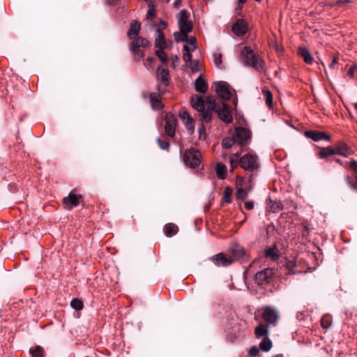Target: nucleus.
I'll return each instance as SVG.
<instances>
[{
  "instance_id": "f257e3e1",
  "label": "nucleus",
  "mask_w": 357,
  "mask_h": 357,
  "mask_svg": "<svg viewBox=\"0 0 357 357\" xmlns=\"http://www.w3.org/2000/svg\"><path fill=\"white\" fill-rule=\"evenodd\" d=\"M241 58L245 66L254 68L257 72L262 71L264 68V62L256 54L250 47H244L241 53Z\"/></svg>"
},
{
  "instance_id": "f03ea898",
  "label": "nucleus",
  "mask_w": 357,
  "mask_h": 357,
  "mask_svg": "<svg viewBox=\"0 0 357 357\" xmlns=\"http://www.w3.org/2000/svg\"><path fill=\"white\" fill-rule=\"evenodd\" d=\"M206 102L210 105L208 107L214 109L218 117L225 123H230L233 121L231 111L227 105L222 102H216L215 98L208 96L206 98Z\"/></svg>"
},
{
  "instance_id": "7ed1b4c3",
  "label": "nucleus",
  "mask_w": 357,
  "mask_h": 357,
  "mask_svg": "<svg viewBox=\"0 0 357 357\" xmlns=\"http://www.w3.org/2000/svg\"><path fill=\"white\" fill-rule=\"evenodd\" d=\"M183 161L188 167L195 168L201 163V153L195 149H188L183 155Z\"/></svg>"
},
{
  "instance_id": "20e7f679",
  "label": "nucleus",
  "mask_w": 357,
  "mask_h": 357,
  "mask_svg": "<svg viewBox=\"0 0 357 357\" xmlns=\"http://www.w3.org/2000/svg\"><path fill=\"white\" fill-rule=\"evenodd\" d=\"M239 165L245 170L250 172L258 169L259 167L257 156L250 153L243 155L240 159Z\"/></svg>"
},
{
  "instance_id": "39448f33",
  "label": "nucleus",
  "mask_w": 357,
  "mask_h": 357,
  "mask_svg": "<svg viewBox=\"0 0 357 357\" xmlns=\"http://www.w3.org/2000/svg\"><path fill=\"white\" fill-rule=\"evenodd\" d=\"M262 317L269 324L276 326L280 318V314L275 307L266 306L263 308Z\"/></svg>"
},
{
  "instance_id": "423d86ee",
  "label": "nucleus",
  "mask_w": 357,
  "mask_h": 357,
  "mask_svg": "<svg viewBox=\"0 0 357 357\" xmlns=\"http://www.w3.org/2000/svg\"><path fill=\"white\" fill-rule=\"evenodd\" d=\"M250 137V131L245 128L238 127L234 130V137L241 146L246 144Z\"/></svg>"
},
{
  "instance_id": "0eeeda50",
  "label": "nucleus",
  "mask_w": 357,
  "mask_h": 357,
  "mask_svg": "<svg viewBox=\"0 0 357 357\" xmlns=\"http://www.w3.org/2000/svg\"><path fill=\"white\" fill-rule=\"evenodd\" d=\"M159 92H153L151 93L150 94H144V98H146L147 97L149 98L150 103L151 105V107L155 110H160L161 109L164 105L162 103V98L161 96L163 94L164 91L161 90L160 88L158 89Z\"/></svg>"
},
{
  "instance_id": "6e6552de",
  "label": "nucleus",
  "mask_w": 357,
  "mask_h": 357,
  "mask_svg": "<svg viewBox=\"0 0 357 357\" xmlns=\"http://www.w3.org/2000/svg\"><path fill=\"white\" fill-rule=\"evenodd\" d=\"M215 89L218 95L224 100H229L232 97L231 91L228 83L218 82L215 83Z\"/></svg>"
},
{
  "instance_id": "1a4fd4ad",
  "label": "nucleus",
  "mask_w": 357,
  "mask_h": 357,
  "mask_svg": "<svg viewBox=\"0 0 357 357\" xmlns=\"http://www.w3.org/2000/svg\"><path fill=\"white\" fill-rule=\"evenodd\" d=\"M190 14L186 10H182L180 11L178 16V25L179 29L186 30L187 31H191L192 29V23L189 20Z\"/></svg>"
},
{
  "instance_id": "9d476101",
  "label": "nucleus",
  "mask_w": 357,
  "mask_h": 357,
  "mask_svg": "<svg viewBox=\"0 0 357 357\" xmlns=\"http://www.w3.org/2000/svg\"><path fill=\"white\" fill-rule=\"evenodd\" d=\"M82 196L70 192L67 197L63 198L64 208L68 211H71L74 207L79 205Z\"/></svg>"
},
{
  "instance_id": "9b49d317",
  "label": "nucleus",
  "mask_w": 357,
  "mask_h": 357,
  "mask_svg": "<svg viewBox=\"0 0 357 357\" xmlns=\"http://www.w3.org/2000/svg\"><path fill=\"white\" fill-rule=\"evenodd\" d=\"M155 77L157 81L160 82L163 86L166 87L169 85L170 75L169 71L166 66H158L156 70Z\"/></svg>"
},
{
  "instance_id": "f8f14e48",
  "label": "nucleus",
  "mask_w": 357,
  "mask_h": 357,
  "mask_svg": "<svg viewBox=\"0 0 357 357\" xmlns=\"http://www.w3.org/2000/svg\"><path fill=\"white\" fill-rule=\"evenodd\" d=\"M176 128V119L172 113H167L165 115V130L169 137H174Z\"/></svg>"
},
{
  "instance_id": "ddd939ff",
  "label": "nucleus",
  "mask_w": 357,
  "mask_h": 357,
  "mask_svg": "<svg viewBox=\"0 0 357 357\" xmlns=\"http://www.w3.org/2000/svg\"><path fill=\"white\" fill-rule=\"evenodd\" d=\"M273 275L274 271L273 269L266 268L256 273L255 280L258 284L262 285L269 283Z\"/></svg>"
},
{
  "instance_id": "4468645a",
  "label": "nucleus",
  "mask_w": 357,
  "mask_h": 357,
  "mask_svg": "<svg viewBox=\"0 0 357 357\" xmlns=\"http://www.w3.org/2000/svg\"><path fill=\"white\" fill-rule=\"evenodd\" d=\"M333 147L334 149V155H339L347 158L352 153L351 147L343 142L337 143Z\"/></svg>"
},
{
  "instance_id": "2eb2a0df",
  "label": "nucleus",
  "mask_w": 357,
  "mask_h": 357,
  "mask_svg": "<svg viewBox=\"0 0 357 357\" xmlns=\"http://www.w3.org/2000/svg\"><path fill=\"white\" fill-rule=\"evenodd\" d=\"M248 30V24L243 20H237L232 26L233 32L238 36L245 35Z\"/></svg>"
},
{
  "instance_id": "dca6fc26",
  "label": "nucleus",
  "mask_w": 357,
  "mask_h": 357,
  "mask_svg": "<svg viewBox=\"0 0 357 357\" xmlns=\"http://www.w3.org/2000/svg\"><path fill=\"white\" fill-rule=\"evenodd\" d=\"M305 136L312 139L314 142H318L322 139L329 141L330 136L325 134L324 132L313 131V130H307L305 132Z\"/></svg>"
},
{
  "instance_id": "f3484780",
  "label": "nucleus",
  "mask_w": 357,
  "mask_h": 357,
  "mask_svg": "<svg viewBox=\"0 0 357 357\" xmlns=\"http://www.w3.org/2000/svg\"><path fill=\"white\" fill-rule=\"evenodd\" d=\"M213 261L217 266H227L232 264L233 260L227 257L222 253H219L213 257Z\"/></svg>"
},
{
  "instance_id": "a211bd4d",
  "label": "nucleus",
  "mask_w": 357,
  "mask_h": 357,
  "mask_svg": "<svg viewBox=\"0 0 357 357\" xmlns=\"http://www.w3.org/2000/svg\"><path fill=\"white\" fill-rule=\"evenodd\" d=\"M205 103L207 104L206 100H204L202 96H193L191 98V104L194 109L198 112L205 109Z\"/></svg>"
},
{
  "instance_id": "6ab92c4d",
  "label": "nucleus",
  "mask_w": 357,
  "mask_h": 357,
  "mask_svg": "<svg viewBox=\"0 0 357 357\" xmlns=\"http://www.w3.org/2000/svg\"><path fill=\"white\" fill-rule=\"evenodd\" d=\"M195 90L201 93H205L208 89V84L202 75H200L195 82Z\"/></svg>"
},
{
  "instance_id": "aec40b11",
  "label": "nucleus",
  "mask_w": 357,
  "mask_h": 357,
  "mask_svg": "<svg viewBox=\"0 0 357 357\" xmlns=\"http://www.w3.org/2000/svg\"><path fill=\"white\" fill-rule=\"evenodd\" d=\"M298 55L302 57L304 61L307 64L312 63L314 61V58L308 51V50L305 47H300L298 51Z\"/></svg>"
},
{
  "instance_id": "412c9836",
  "label": "nucleus",
  "mask_w": 357,
  "mask_h": 357,
  "mask_svg": "<svg viewBox=\"0 0 357 357\" xmlns=\"http://www.w3.org/2000/svg\"><path fill=\"white\" fill-rule=\"evenodd\" d=\"M317 156L320 159H326L334 155V149L333 146L324 147L317 152Z\"/></svg>"
},
{
  "instance_id": "4be33fe9",
  "label": "nucleus",
  "mask_w": 357,
  "mask_h": 357,
  "mask_svg": "<svg viewBox=\"0 0 357 357\" xmlns=\"http://www.w3.org/2000/svg\"><path fill=\"white\" fill-rule=\"evenodd\" d=\"M280 202H273L271 199H266V211L269 213H276L281 210Z\"/></svg>"
},
{
  "instance_id": "5701e85b",
  "label": "nucleus",
  "mask_w": 357,
  "mask_h": 357,
  "mask_svg": "<svg viewBox=\"0 0 357 357\" xmlns=\"http://www.w3.org/2000/svg\"><path fill=\"white\" fill-rule=\"evenodd\" d=\"M265 255L266 257L270 258L273 261L277 260L280 257L279 250L275 245L266 249Z\"/></svg>"
},
{
  "instance_id": "b1692460",
  "label": "nucleus",
  "mask_w": 357,
  "mask_h": 357,
  "mask_svg": "<svg viewBox=\"0 0 357 357\" xmlns=\"http://www.w3.org/2000/svg\"><path fill=\"white\" fill-rule=\"evenodd\" d=\"M157 37L155 38V45L160 49H165L166 47V43L165 40L164 34L159 29H156Z\"/></svg>"
},
{
  "instance_id": "393cba45",
  "label": "nucleus",
  "mask_w": 357,
  "mask_h": 357,
  "mask_svg": "<svg viewBox=\"0 0 357 357\" xmlns=\"http://www.w3.org/2000/svg\"><path fill=\"white\" fill-rule=\"evenodd\" d=\"M286 269L288 271V274H296L301 273V271H297V262L295 259H289L285 264Z\"/></svg>"
},
{
  "instance_id": "a878e982",
  "label": "nucleus",
  "mask_w": 357,
  "mask_h": 357,
  "mask_svg": "<svg viewBox=\"0 0 357 357\" xmlns=\"http://www.w3.org/2000/svg\"><path fill=\"white\" fill-rule=\"evenodd\" d=\"M132 39V47L135 48L146 47L149 45V40L144 38L135 37Z\"/></svg>"
},
{
  "instance_id": "bb28decb",
  "label": "nucleus",
  "mask_w": 357,
  "mask_h": 357,
  "mask_svg": "<svg viewBox=\"0 0 357 357\" xmlns=\"http://www.w3.org/2000/svg\"><path fill=\"white\" fill-rule=\"evenodd\" d=\"M141 25L137 21H132L130 24V27L128 31V35L132 39V36H137L140 31Z\"/></svg>"
},
{
  "instance_id": "cd10ccee",
  "label": "nucleus",
  "mask_w": 357,
  "mask_h": 357,
  "mask_svg": "<svg viewBox=\"0 0 357 357\" xmlns=\"http://www.w3.org/2000/svg\"><path fill=\"white\" fill-rule=\"evenodd\" d=\"M178 227L173 223L167 224L164 229L165 233L168 237L175 235L178 232Z\"/></svg>"
},
{
  "instance_id": "c85d7f7f",
  "label": "nucleus",
  "mask_w": 357,
  "mask_h": 357,
  "mask_svg": "<svg viewBox=\"0 0 357 357\" xmlns=\"http://www.w3.org/2000/svg\"><path fill=\"white\" fill-rule=\"evenodd\" d=\"M207 105H208V109L206 110H205V109H204L202 111L199 112L200 116H201V120L203 123L204 122L208 123L211 121V118L212 116V111L213 110L208 107V106L210 105H208V103H207Z\"/></svg>"
},
{
  "instance_id": "c756f323",
  "label": "nucleus",
  "mask_w": 357,
  "mask_h": 357,
  "mask_svg": "<svg viewBox=\"0 0 357 357\" xmlns=\"http://www.w3.org/2000/svg\"><path fill=\"white\" fill-rule=\"evenodd\" d=\"M190 31L186 30L180 29L179 31H176L174 33V39L176 42H183L188 40V34Z\"/></svg>"
},
{
  "instance_id": "7c9ffc66",
  "label": "nucleus",
  "mask_w": 357,
  "mask_h": 357,
  "mask_svg": "<svg viewBox=\"0 0 357 357\" xmlns=\"http://www.w3.org/2000/svg\"><path fill=\"white\" fill-rule=\"evenodd\" d=\"M193 51L194 50H192V47L188 43L183 45V59L186 63H188L191 60V52Z\"/></svg>"
},
{
  "instance_id": "2f4dec72",
  "label": "nucleus",
  "mask_w": 357,
  "mask_h": 357,
  "mask_svg": "<svg viewBox=\"0 0 357 357\" xmlns=\"http://www.w3.org/2000/svg\"><path fill=\"white\" fill-rule=\"evenodd\" d=\"M262 93L264 96L266 104L269 108L273 107V95L272 93L266 87L262 89Z\"/></svg>"
},
{
  "instance_id": "473e14b6",
  "label": "nucleus",
  "mask_w": 357,
  "mask_h": 357,
  "mask_svg": "<svg viewBox=\"0 0 357 357\" xmlns=\"http://www.w3.org/2000/svg\"><path fill=\"white\" fill-rule=\"evenodd\" d=\"M268 333V326L259 324L255 328V334L257 337H261L266 335Z\"/></svg>"
},
{
  "instance_id": "72a5a7b5",
  "label": "nucleus",
  "mask_w": 357,
  "mask_h": 357,
  "mask_svg": "<svg viewBox=\"0 0 357 357\" xmlns=\"http://www.w3.org/2000/svg\"><path fill=\"white\" fill-rule=\"evenodd\" d=\"M272 347V342L268 337H264L259 344V349L264 351H268Z\"/></svg>"
},
{
  "instance_id": "f704fd0d",
  "label": "nucleus",
  "mask_w": 357,
  "mask_h": 357,
  "mask_svg": "<svg viewBox=\"0 0 357 357\" xmlns=\"http://www.w3.org/2000/svg\"><path fill=\"white\" fill-rule=\"evenodd\" d=\"M215 169L218 177L220 178H225L227 169L225 165L222 163H217Z\"/></svg>"
},
{
  "instance_id": "c9c22d12",
  "label": "nucleus",
  "mask_w": 357,
  "mask_h": 357,
  "mask_svg": "<svg viewBox=\"0 0 357 357\" xmlns=\"http://www.w3.org/2000/svg\"><path fill=\"white\" fill-rule=\"evenodd\" d=\"M31 357H44V349L40 346H36L35 348L29 349Z\"/></svg>"
},
{
  "instance_id": "e433bc0d",
  "label": "nucleus",
  "mask_w": 357,
  "mask_h": 357,
  "mask_svg": "<svg viewBox=\"0 0 357 357\" xmlns=\"http://www.w3.org/2000/svg\"><path fill=\"white\" fill-rule=\"evenodd\" d=\"M213 59L217 68L220 69L224 68L222 65V54L220 52H216L213 53Z\"/></svg>"
},
{
  "instance_id": "4c0bfd02",
  "label": "nucleus",
  "mask_w": 357,
  "mask_h": 357,
  "mask_svg": "<svg viewBox=\"0 0 357 357\" xmlns=\"http://www.w3.org/2000/svg\"><path fill=\"white\" fill-rule=\"evenodd\" d=\"M235 142H236V141L234 136L232 137H225L222 141V146L225 149H229L231 148Z\"/></svg>"
},
{
  "instance_id": "58836bf2",
  "label": "nucleus",
  "mask_w": 357,
  "mask_h": 357,
  "mask_svg": "<svg viewBox=\"0 0 357 357\" xmlns=\"http://www.w3.org/2000/svg\"><path fill=\"white\" fill-rule=\"evenodd\" d=\"M131 50L133 53L134 60L138 61L144 57V52L140 48L131 47Z\"/></svg>"
},
{
  "instance_id": "ea45409f",
  "label": "nucleus",
  "mask_w": 357,
  "mask_h": 357,
  "mask_svg": "<svg viewBox=\"0 0 357 357\" xmlns=\"http://www.w3.org/2000/svg\"><path fill=\"white\" fill-rule=\"evenodd\" d=\"M189 62H190L189 67H190V70H192V72L197 73L200 70V63L198 61H196V60L192 61V59H191Z\"/></svg>"
},
{
  "instance_id": "a19ab883",
  "label": "nucleus",
  "mask_w": 357,
  "mask_h": 357,
  "mask_svg": "<svg viewBox=\"0 0 357 357\" xmlns=\"http://www.w3.org/2000/svg\"><path fill=\"white\" fill-rule=\"evenodd\" d=\"M233 190L229 187L226 188L224 190L223 200L225 203H230L231 195L232 194Z\"/></svg>"
},
{
  "instance_id": "79ce46f5",
  "label": "nucleus",
  "mask_w": 357,
  "mask_h": 357,
  "mask_svg": "<svg viewBox=\"0 0 357 357\" xmlns=\"http://www.w3.org/2000/svg\"><path fill=\"white\" fill-rule=\"evenodd\" d=\"M70 306L76 310H80L83 308V303L79 299L75 298L71 301Z\"/></svg>"
},
{
  "instance_id": "37998d69",
  "label": "nucleus",
  "mask_w": 357,
  "mask_h": 357,
  "mask_svg": "<svg viewBox=\"0 0 357 357\" xmlns=\"http://www.w3.org/2000/svg\"><path fill=\"white\" fill-rule=\"evenodd\" d=\"M190 134H192L195 131V122L192 119L183 122Z\"/></svg>"
},
{
  "instance_id": "c03bdc74",
  "label": "nucleus",
  "mask_w": 357,
  "mask_h": 357,
  "mask_svg": "<svg viewBox=\"0 0 357 357\" xmlns=\"http://www.w3.org/2000/svg\"><path fill=\"white\" fill-rule=\"evenodd\" d=\"M155 54L158 57L159 60L162 63H166L167 58V56L163 51V49H160L155 51Z\"/></svg>"
},
{
  "instance_id": "a18cd8bd",
  "label": "nucleus",
  "mask_w": 357,
  "mask_h": 357,
  "mask_svg": "<svg viewBox=\"0 0 357 357\" xmlns=\"http://www.w3.org/2000/svg\"><path fill=\"white\" fill-rule=\"evenodd\" d=\"M331 324H332V321L329 317H328L326 316L322 317V319L321 320V324L322 328H326V329L328 328L331 326Z\"/></svg>"
},
{
  "instance_id": "49530a36",
  "label": "nucleus",
  "mask_w": 357,
  "mask_h": 357,
  "mask_svg": "<svg viewBox=\"0 0 357 357\" xmlns=\"http://www.w3.org/2000/svg\"><path fill=\"white\" fill-rule=\"evenodd\" d=\"M179 116L183 122L192 119L188 112L184 109L179 112Z\"/></svg>"
},
{
  "instance_id": "de8ad7c7",
  "label": "nucleus",
  "mask_w": 357,
  "mask_h": 357,
  "mask_svg": "<svg viewBox=\"0 0 357 357\" xmlns=\"http://www.w3.org/2000/svg\"><path fill=\"white\" fill-rule=\"evenodd\" d=\"M236 196L237 199H245L247 197L246 191L242 188H238Z\"/></svg>"
},
{
  "instance_id": "09e8293b",
  "label": "nucleus",
  "mask_w": 357,
  "mask_h": 357,
  "mask_svg": "<svg viewBox=\"0 0 357 357\" xmlns=\"http://www.w3.org/2000/svg\"><path fill=\"white\" fill-rule=\"evenodd\" d=\"M349 169L356 174V178H357V160H351L349 162Z\"/></svg>"
},
{
  "instance_id": "8fccbe9b",
  "label": "nucleus",
  "mask_w": 357,
  "mask_h": 357,
  "mask_svg": "<svg viewBox=\"0 0 357 357\" xmlns=\"http://www.w3.org/2000/svg\"><path fill=\"white\" fill-rule=\"evenodd\" d=\"M158 144L159 146L164 150H167L169 147V143L166 141H162L160 139H158Z\"/></svg>"
},
{
  "instance_id": "3c124183",
  "label": "nucleus",
  "mask_w": 357,
  "mask_h": 357,
  "mask_svg": "<svg viewBox=\"0 0 357 357\" xmlns=\"http://www.w3.org/2000/svg\"><path fill=\"white\" fill-rule=\"evenodd\" d=\"M239 155L240 153L238 151L234 155V157L230 158V163L232 168L234 167V165H237Z\"/></svg>"
},
{
  "instance_id": "603ef678",
  "label": "nucleus",
  "mask_w": 357,
  "mask_h": 357,
  "mask_svg": "<svg viewBox=\"0 0 357 357\" xmlns=\"http://www.w3.org/2000/svg\"><path fill=\"white\" fill-rule=\"evenodd\" d=\"M188 43L192 47V50H195L197 48V40L195 37L188 38Z\"/></svg>"
},
{
  "instance_id": "864d4df0",
  "label": "nucleus",
  "mask_w": 357,
  "mask_h": 357,
  "mask_svg": "<svg viewBox=\"0 0 357 357\" xmlns=\"http://www.w3.org/2000/svg\"><path fill=\"white\" fill-rule=\"evenodd\" d=\"M259 351V348L255 346H253L250 349L248 354H249V355H250L252 356H256L258 355Z\"/></svg>"
},
{
  "instance_id": "5fc2aeb1",
  "label": "nucleus",
  "mask_w": 357,
  "mask_h": 357,
  "mask_svg": "<svg viewBox=\"0 0 357 357\" xmlns=\"http://www.w3.org/2000/svg\"><path fill=\"white\" fill-rule=\"evenodd\" d=\"M155 10L154 7L150 6L148 10V12L146 13V17L151 18V17H155Z\"/></svg>"
},
{
  "instance_id": "6e6d98bb",
  "label": "nucleus",
  "mask_w": 357,
  "mask_h": 357,
  "mask_svg": "<svg viewBox=\"0 0 357 357\" xmlns=\"http://www.w3.org/2000/svg\"><path fill=\"white\" fill-rule=\"evenodd\" d=\"M254 207V203L252 201H248L245 202V208L247 210H252Z\"/></svg>"
},
{
  "instance_id": "4d7b16f0",
  "label": "nucleus",
  "mask_w": 357,
  "mask_h": 357,
  "mask_svg": "<svg viewBox=\"0 0 357 357\" xmlns=\"http://www.w3.org/2000/svg\"><path fill=\"white\" fill-rule=\"evenodd\" d=\"M179 58L178 56L174 55L171 57V61L172 63V67L176 68V63L178 61Z\"/></svg>"
},
{
  "instance_id": "13d9d810",
  "label": "nucleus",
  "mask_w": 357,
  "mask_h": 357,
  "mask_svg": "<svg viewBox=\"0 0 357 357\" xmlns=\"http://www.w3.org/2000/svg\"><path fill=\"white\" fill-rule=\"evenodd\" d=\"M348 183L352 188L357 190V180H348Z\"/></svg>"
},
{
  "instance_id": "bf43d9fd",
  "label": "nucleus",
  "mask_w": 357,
  "mask_h": 357,
  "mask_svg": "<svg viewBox=\"0 0 357 357\" xmlns=\"http://www.w3.org/2000/svg\"><path fill=\"white\" fill-rule=\"evenodd\" d=\"M155 60V59L153 57H148L146 60V63H144V65L149 68V65H151L153 61Z\"/></svg>"
},
{
  "instance_id": "052dcab7",
  "label": "nucleus",
  "mask_w": 357,
  "mask_h": 357,
  "mask_svg": "<svg viewBox=\"0 0 357 357\" xmlns=\"http://www.w3.org/2000/svg\"><path fill=\"white\" fill-rule=\"evenodd\" d=\"M354 70H355V67L354 66H352L351 68H349V69L348 70V72H347V75H349V76H353L354 73Z\"/></svg>"
},
{
  "instance_id": "680f3d73",
  "label": "nucleus",
  "mask_w": 357,
  "mask_h": 357,
  "mask_svg": "<svg viewBox=\"0 0 357 357\" xmlns=\"http://www.w3.org/2000/svg\"><path fill=\"white\" fill-rule=\"evenodd\" d=\"M205 132L204 127V126H202V127L199 129V138L201 139L202 137V133Z\"/></svg>"
},
{
  "instance_id": "e2e57ef3",
  "label": "nucleus",
  "mask_w": 357,
  "mask_h": 357,
  "mask_svg": "<svg viewBox=\"0 0 357 357\" xmlns=\"http://www.w3.org/2000/svg\"><path fill=\"white\" fill-rule=\"evenodd\" d=\"M246 2V0H238V9L241 10L242 8V5Z\"/></svg>"
},
{
  "instance_id": "0e129e2a",
  "label": "nucleus",
  "mask_w": 357,
  "mask_h": 357,
  "mask_svg": "<svg viewBox=\"0 0 357 357\" xmlns=\"http://www.w3.org/2000/svg\"><path fill=\"white\" fill-rule=\"evenodd\" d=\"M335 4H336V6H343L342 0H338L335 1Z\"/></svg>"
},
{
  "instance_id": "69168bd1",
  "label": "nucleus",
  "mask_w": 357,
  "mask_h": 357,
  "mask_svg": "<svg viewBox=\"0 0 357 357\" xmlns=\"http://www.w3.org/2000/svg\"><path fill=\"white\" fill-rule=\"evenodd\" d=\"M337 62V59L336 57H335V58L333 59V61H332V62H331V63L330 64V66H330L331 68H332V67H333V66H334Z\"/></svg>"
},
{
  "instance_id": "338daca9",
  "label": "nucleus",
  "mask_w": 357,
  "mask_h": 357,
  "mask_svg": "<svg viewBox=\"0 0 357 357\" xmlns=\"http://www.w3.org/2000/svg\"><path fill=\"white\" fill-rule=\"evenodd\" d=\"M326 4L331 7L336 6V4H335V1H331V2L327 3Z\"/></svg>"
},
{
  "instance_id": "774afa93",
  "label": "nucleus",
  "mask_w": 357,
  "mask_h": 357,
  "mask_svg": "<svg viewBox=\"0 0 357 357\" xmlns=\"http://www.w3.org/2000/svg\"><path fill=\"white\" fill-rule=\"evenodd\" d=\"M181 4V0H175L174 5L176 7L178 6Z\"/></svg>"
}]
</instances>
